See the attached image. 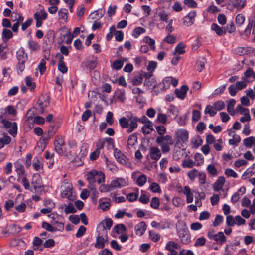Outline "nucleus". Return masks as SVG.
<instances>
[{"label": "nucleus", "mask_w": 255, "mask_h": 255, "mask_svg": "<svg viewBox=\"0 0 255 255\" xmlns=\"http://www.w3.org/2000/svg\"><path fill=\"white\" fill-rule=\"evenodd\" d=\"M176 230L181 242L184 244H188L191 242V236L185 222L178 220L176 223Z\"/></svg>", "instance_id": "1"}, {"label": "nucleus", "mask_w": 255, "mask_h": 255, "mask_svg": "<svg viewBox=\"0 0 255 255\" xmlns=\"http://www.w3.org/2000/svg\"><path fill=\"white\" fill-rule=\"evenodd\" d=\"M155 142L160 147L163 153L169 152L171 146L174 143L172 136L169 135L158 136L156 138Z\"/></svg>", "instance_id": "2"}, {"label": "nucleus", "mask_w": 255, "mask_h": 255, "mask_svg": "<svg viewBox=\"0 0 255 255\" xmlns=\"http://www.w3.org/2000/svg\"><path fill=\"white\" fill-rule=\"evenodd\" d=\"M16 57L18 61L16 65V71L20 75L25 68V62L28 59L27 54L23 47L18 49L16 53Z\"/></svg>", "instance_id": "3"}, {"label": "nucleus", "mask_w": 255, "mask_h": 255, "mask_svg": "<svg viewBox=\"0 0 255 255\" xmlns=\"http://www.w3.org/2000/svg\"><path fill=\"white\" fill-rule=\"evenodd\" d=\"M61 195L69 201H73L76 199V196L73 193L72 185L67 180L63 181L61 187Z\"/></svg>", "instance_id": "4"}, {"label": "nucleus", "mask_w": 255, "mask_h": 255, "mask_svg": "<svg viewBox=\"0 0 255 255\" xmlns=\"http://www.w3.org/2000/svg\"><path fill=\"white\" fill-rule=\"evenodd\" d=\"M86 178L89 183H95L97 182L100 184L105 181V175L100 171L92 170L87 172Z\"/></svg>", "instance_id": "5"}, {"label": "nucleus", "mask_w": 255, "mask_h": 255, "mask_svg": "<svg viewBox=\"0 0 255 255\" xmlns=\"http://www.w3.org/2000/svg\"><path fill=\"white\" fill-rule=\"evenodd\" d=\"M48 217L51 219V224L59 231L64 230V218L61 216L55 213H51L48 215Z\"/></svg>", "instance_id": "6"}, {"label": "nucleus", "mask_w": 255, "mask_h": 255, "mask_svg": "<svg viewBox=\"0 0 255 255\" xmlns=\"http://www.w3.org/2000/svg\"><path fill=\"white\" fill-rule=\"evenodd\" d=\"M207 236L210 240H214L218 244L221 245L227 241V238L222 232L216 233L213 230H210L208 232Z\"/></svg>", "instance_id": "7"}, {"label": "nucleus", "mask_w": 255, "mask_h": 255, "mask_svg": "<svg viewBox=\"0 0 255 255\" xmlns=\"http://www.w3.org/2000/svg\"><path fill=\"white\" fill-rule=\"evenodd\" d=\"M144 76L145 78L144 86L147 89L153 90L157 85L156 78L153 76L152 74L146 72H144Z\"/></svg>", "instance_id": "8"}, {"label": "nucleus", "mask_w": 255, "mask_h": 255, "mask_svg": "<svg viewBox=\"0 0 255 255\" xmlns=\"http://www.w3.org/2000/svg\"><path fill=\"white\" fill-rule=\"evenodd\" d=\"M225 182V179L223 176H220L218 177V179L216 181V182L214 183L213 185L214 191L215 192H218L220 190H221L224 193L221 196L222 198H225L227 196L228 190H225L223 189V186Z\"/></svg>", "instance_id": "9"}, {"label": "nucleus", "mask_w": 255, "mask_h": 255, "mask_svg": "<svg viewBox=\"0 0 255 255\" xmlns=\"http://www.w3.org/2000/svg\"><path fill=\"white\" fill-rule=\"evenodd\" d=\"M178 83L177 79L172 77H166L159 84V86L162 90H165L168 89L171 85L173 87H176Z\"/></svg>", "instance_id": "10"}, {"label": "nucleus", "mask_w": 255, "mask_h": 255, "mask_svg": "<svg viewBox=\"0 0 255 255\" xmlns=\"http://www.w3.org/2000/svg\"><path fill=\"white\" fill-rule=\"evenodd\" d=\"M114 155L118 162L124 166H128L130 163L128 159L119 150L116 148L114 151Z\"/></svg>", "instance_id": "11"}, {"label": "nucleus", "mask_w": 255, "mask_h": 255, "mask_svg": "<svg viewBox=\"0 0 255 255\" xmlns=\"http://www.w3.org/2000/svg\"><path fill=\"white\" fill-rule=\"evenodd\" d=\"M245 5V0H229L227 6V8L230 10H232L234 8H237L239 10L244 8Z\"/></svg>", "instance_id": "12"}, {"label": "nucleus", "mask_w": 255, "mask_h": 255, "mask_svg": "<svg viewBox=\"0 0 255 255\" xmlns=\"http://www.w3.org/2000/svg\"><path fill=\"white\" fill-rule=\"evenodd\" d=\"M128 185V180L127 178H117L112 180L110 183L111 188H120L127 186Z\"/></svg>", "instance_id": "13"}, {"label": "nucleus", "mask_w": 255, "mask_h": 255, "mask_svg": "<svg viewBox=\"0 0 255 255\" xmlns=\"http://www.w3.org/2000/svg\"><path fill=\"white\" fill-rule=\"evenodd\" d=\"M31 185L33 187L35 192H40L43 189L42 185L41 178L38 174H34L31 180Z\"/></svg>", "instance_id": "14"}, {"label": "nucleus", "mask_w": 255, "mask_h": 255, "mask_svg": "<svg viewBox=\"0 0 255 255\" xmlns=\"http://www.w3.org/2000/svg\"><path fill=\"white\" fill-rule=\"evenodd\" d=\"M65 145V141L63 136L61 135H58L56 137L54 146L55 150L57 153L60 155H62L64 153L63 147Z\"/></svg>", "instance_id": "15"}, {"label": "nucleus", "mask_w": 255, "mask_h": 255, "mask_svg": "<svg viewBox=\"0 0 255 255\" xmlns=\"http://www.w3.org/2000/svg\"><path fill=\"white\" fill-rule=\"evenodd\" d=\"M196 16V11L195 10L189 12L188 15L183 18V25L187 27H190L192 25L195 20Z\"/></svg>", "instance_id": "16"}, {"label": "nucleus", "mask_w": 255, "mask_h": 255, "mask_svg": "<svg viewBox=\"0 0 255 255\" xmlns=\"http://www.w3.org/2000/svg\"><path fill=\"white\" fill-rule=\"evenodd\" d=\"M128 117L129 120L128 128L127 129V132L130 133L137 128L139 120L136 116H133L131 113L128 114Z\"/></svg>", "instance_id": "17"}, {"label": "nucleus", "mask_w": 255, "mask_h": 255, "mask_svg": "<svg viewBox=\"0 0 255 255\" xmlns=\"http://www.w3.org/2000/svg\"><path fill=\"white\" fill-rule=\"evenodd\" d=\"M37 103L40 107L41 113H42L44 109L49 105V96L46 94L41 95L39 98Z\"/></svg>", "instance_id": "18"}, {"label": "nucleus", "mask_w": 255, "mask_h": 255, "mask_svg": "<svg viewBox=\"0 0 255 255\" xmlns=\"http://www.w3.org/2000/svg\"><path fill=\"white\" fill-rule=\"evenodd\" d=\"M175 138L178 142H185L188 139V133L184 129H180L175 132Z\"/></svg>", "instance_id": "19"}, {"label": "nucleus", "mask_w": 255, "mask_h": 255, "mask_svg": "<svg viewBox=\"0 0 255 255\" xmlns=\"http://www.w3.org/2000/svg\"><path fill=\"white\" fill-rule=\"evenodd\" d=\"M23 163L24 160L23 159H18L14 163L15 170L19 177L23 176L25 173ZM18 180H19V178L18 179Z\"/></svg>", "instance_id": "20"}, {"label": "nucleus", "mask_w": 255, "mask_h": 255, "mask_svg": "<svg viewBox=\"0 0 255 255\" xmlns=\"http://www.w3.org/2000/svg\"><path fill=\"white\" fill-rule=\"evenodd\" d=\"M254 49L251 47H239L234 49V53L239 55H244L253 53Z\"/></svg>", "instance_id": "21"}, {"label": "nucleus", "mask_w": 255, "mask_h": 255, "mask_svg": "<svg viewBox=\"0 0 255 255\" xmlns=\"http://www.w3.org/2000/svg\"><path fill=\"white\" fill-rule=\"evenodd\" d=\"M149 154L151 158L155 161H157L161 156L160 149L157 147H152L149 149Z\"/></svg>", "instance_id": "22"}, {"label": "nucleus", "mask_w": 255, "mask_h": 255, "mask_svg": "<svg viewBox=\"0 0 255 255\" xmlns=\"http://www.w3.org/2000/svg\"><path fill=\"white\" fill-rule=\"evenodd\" d=\"M170 223L167 221H161L160 222H157L153 221L151 222V225L153 228H156L160 230H163L168 228L170 227Z\"/></svg>", "instance_id": "23"}, {"label": "nucleus", "mask_w": 255, "mask_h": 255, "mask_svg": "<svg viewBox=\"0 0 255 255\" xmlns=\"http://www.w3.org/2000/svg\"><path fill=\"white\" fill-rule=\"evenodd\" d=\"M188 87L186 85L182 86L180 89H176L175 93L177 97L181 99H184L186 96Z\"/></svg>", "instance_id": "24"}, {"label": "nucleus", "mask_w": 255, "mask_h": 255, "mask_svg": "<svg viewBox=\"0 0 255 255\" xmlns=\"http://www.w3.org/2000/svg\"><path fill=\"white\" fill-rule=\"evenodd\" d=\"M211 29L214 31L218 36H223L226 33L225 28L221 27L216 23H212L211 26Z\"/></svg>", "instance_id": "25"}, {"label": "nucleus", "mask_w": 255, "mask_h": 255, "mask_svg": "<svg viewBox=\"0 0 255 255\" xmlns=\"http://www.w3.org/2000/svg\"><path fill=\"white\" fill-rule=\"evenodd\" d=\"M146 229V225L144 222H140L134 227L135 232L137 235L141 236Z\"/></svg>", "instance_id": "26"}, {"label": "nucleus", "mask_w": 255, "mask_h": 255, "mask_svg": "<svg viewBox=\"0 0 255 255\" xmlns=\"http://www.w3.org/2000/svg\"><path fill=\"white\" fill-rule=\"evenodd\" d=\"M47 13L44 9H41L39 11H37L34 15V18L35 20H44L47 18Z\"/></svg>", "instance_id": "27"}, {"label": "nucleus", "mask_w": 255, "mask_h": 255, "mask_svg": "<svg viewBox=\"0 0 255 255\" xmlns=\"http://www.w3.org/2000/svg\"><path fill=\"white\" fill-rule=\"evenodd\" d=\"M183 193L186 196V201L188 203H190L193 201V195L191 192L189 186H185L184 188Z\"/></svg>", "instance_id": "28"}, {"label": "nucleus", "mask_w": 255, "mask_h": 255, "mask_svg": "<svg viewBox=\"0 0 255 255\" xmlns=\"http://www.w3.org/2000/svg\"><path fill=\"white\" fill-rule=\"evenodd\" d=\"M153 130V124L152 122L144 124L142 128V131L144 134L150 133Z\"/></svg>", "instance_id": "29"}, {"label": "nucleus", "mask_w": 255, "mask_h": 255, "mask_svg": "<svg viewBox=\"0 0 255 255\" xmlns=\"http://www.w3.org/2000/svg\"><path fill=\"white\" fill-rule=\"evenodd\" d=\"M243 144L245 147L250 148L252 146H255V137L250 136L246 138L243 140Z\"/></svg>", "instance_id": "30"}, {"label": "nucleus", "mask_w": 255, "mask_h": 255, "mask_svg": "<svg viewBox=\"0 0 255 255\" xmlns=\"http://www.w3.org/2000/svg\"><path fill=\"white\" fill-rule=\"evenodd\" d=\"M116 96L117 99L121 102H123L126 99L125 95V90L124 89H117L116 92Z\"/></svg>", "instance_id": "31"}, {"label": "nucleus", "mask_w": 255, "mask_h": 255, "mask_svg": "<svg viewBox=\"0 0 255 255\" xmlns=\"http://www.w3.org/2000/svg\"><path fill=\"white\" fill-rule=\"evenodd\" d=\"M106 239L102 236H98L96 238V242L95 244V247L96 248L101 249L105 247V243Z\"/></svg>", "instance_id": "32"}, {"label": "nucleus", "mask_w": 255, "mask_h": 255, "mask_svg": "<svg viewBox=\"0 0 255 255\" xmlns=\"http://www.w3.org/2000/svg\"><path fill=\"white\" fill-rule=\"evenodd\" d=\"M26 204L24 202L18 203L17 200H16L15 202L14 208L18 212H24L26 209Z\"/></svg>", "instance_id": "33"}, {"label": "nucleus", "mask_w": 255, "mask_h": 255, "mask_svg": "<svg viewBox=\"0 0 255 255\" xmlns=\"http://www.w3.org/2000/svg\"><path fill=\"white\" fill-rule=\"evenodd\" d=\"M68 10L65 8H61L58 10V14L59 20L66 22L68 18Z\"/></svg>", "instance_id": "34"}, {"label": "nucleus", "mask_w": 255, "mask_h": 255, "mask_svg": "<svg viewBox=\"0 0 255 255\" xmlns=\"http://www.w3.org/2000/svg\"><path fill=\"white\" fill-rule=\"evenodd\" d=\"M0 123H1L4 127H9L11 122L5 120V112L4 109H0Z\"/></svg>", "instance_id": "35"}, {"label": "nucleus", "mask_w": 255, "mask_h": 255, "mask_svg": "<svg viewBox=\"0 0 255 255\" xmlns=\"http://www.w3.org/2000/svg\"><path fill=\"white\" fill-rule=\"evenodd\" d=\"M185 45L184 43L181 42L179 43L175 48L173 54L176 55L177 54H183L185 53Z\"/></svg>", "instance_id": "36"}, {"label": "nucleus", "mask_w": 255, "mask_h": 255, "mask_svg": "<svg viewBox=\"0 0 255 255\" xmlns=\"http://www.w3.org/2000/svg\"><path fill=\"white\" fill-rule=\"evenodd\" d=\"M11 19L13 22H23L24 18L20 13L14 11L11 13Z\"/></svg>", "instance_id": "37"}, {"label": "nucleus", "mask_w": 255, "mask_h": 255, "mask_svg": "<svg viewBox=\"0 0 255 255\" xmlns=\"http://www.w3.org/2000/svg\"><path fill=\"white\" fill-rule=\"evenodd\" d=\"M5 127L7 128H9L8 132L13 137L16 136L17 131V126L16 122H11V125L9 127Z\"/></svg>", "instance_id": "38"}, {"label": "nucleus", "mask_w": 255, "mask_h": 255, "mask_svg": "<svg viewBox=\"0 0 255 255\" xmlns=\"http://www.w3.org/2000/svg\"><path fill=\"white\" fill-rule=\"evenodd\" d=\"M166 250L168 251H175V249H179V245L174 241H169L166 245Z\"/></svg>", "instance_id": "39"}, {"label": "nucleus", "mask_w": 255, "mask_h": 255, "mask_svg": "<svg viewBox=\"0 0 255 255\" xmlns=\"http://www.w3.org/2000/svg\"><path fill=\"white\" fill-rule=\"evenodd\" d=\"M143 78H144V72L134 76L132 80V84L134 85H140L143 81Z\"/></svg>", "instance_id": "40"}, {"label": "nucleus", "mask_w": 255, "mask_h": 255, "mask_svg": "<svg viewBox=\"0 0 255 255\" xmlns=\"http://www.w3.org/2000/svg\"><path fill=\"white\" fill-rule=\"evenodd\" d=\"M143 41L144 43L147 44L150 47L151 49L152 50H154L155 49V41L153 39H152L148 36H145L143 39Z\"/></svg>", "instance_id": "41"}, {"label": "nucleus", "mask_w": 255, "mask_h": 255, "mask_svg": "<svg viewBox=\"0 0 255 255\" xmlns=\"http://www.w3.org/2000/svg\"><path fill=\"white\" fill-rule=\"evenodd\" d=\"M25 80L26 86L29 87L31 91L34 90L35 88V83L33 82L32 78L28 76L25 78Z\"/></svg>", "instance_id": "42"}, {"label": "nucleus", "mask_w": 255, "mask_h": 255, "mask_svg": "<svg viewBox=\"0 0 255 255\" xmlns=\"http://www.w3.org/2000/svg\"><path fill=\"white\" fill-rule=\"evenodd\" d=\"M11 137L8 135H4L0 139V149L2 148L5 145L9 144L11 142Z\"/></svg>", "instance_id": "43"}, {"label": "nucleus", "mask_w": 255, "mask_h": 255, "mask_svg": "<svg viewBox=\"0 0 255 255\" xmlns=\"http://www.w3.org/2000/svg\"><path fill=\"white\" fill-rule=\"evenodd\" d=\"M13 37V33L12 31L7 29H4L2 32V39L7 41L8 39H11Z\"/></svg>", "instance_id": "44"}, {"label": "nucleus", "mask_w": 255, "mask_h": 255, "mask_svg": "<svg viewBox=\"0 0 255 255\" xmlns=\"http://www.w3.org/2000/svg\"><path fill=\"white\" fill-rule=\"evenodd\" d=\"M42 227L49 232H55L58 231L55 227L53 226L52 224L45 221L42 223Z\"/></svg>", "instance_id": "45"}, {"label": "nucleus", "mask_w": 255, "mask_h": 255, "mask_svg": "<svg viewBox=\"0 0 255 255\" xmlns=\"http://www.w3.org/2000/svg\"><path fill=\"white\" fill-rule=\"evenodd\" d=\"M33 166L36 171H38L42 168V163L38 157L36 156L34 158Z\"/></svg>", "instance_id": "46"}, {"label": "nucleus", "mask_w": 255, "mask_h": 255, "mask_svg": "<svg viewBox=\"0 0 255 255\" xmlns=\"http://www.w3.org/2000/svg\"><path fill=\"white\" fill-rule=\"evenodd\" d=\"M147 181V177L144 174H141L137 177L136 180V184L139 187L143 186Z\"/></svg>", "instance_id": "47"}, {"label": "nucleus", "mask_w": 255, "mask_h": 255, "mask_svg": "<svg viewBox=\"0 0 255 255\" xmlns=\"http://www.w3.org/2000/svg\"><path fill=\"white\" fill-rule=\"evenodd\" d=\"M167 116L165 114L158 113L157 114L156 121L158 123L165 124L167 123Z\"/></svg>", "instance_id": "48"}, {"label": "nucleus", "mask_w": 255, "mask_h": 255, "mask_svg": "<svg viewBox=\"0 0 255 255\" xmlns=\"http://www.w3.org/2000/svg\"><path fill=\"white\" fill-rule=\"evenodd\" d=\"M204 113L205 114H208L210 116L213 117L216 114L217 112L214 106L208 105L205 108Z\"/></svg>", "instance_id": "49"}, {"label": "nucleus", "mask_w": 255, "mask_h": 255, "mask_svg": "<svg viewBox=\"0 0 255 255\" xmlns=\"http://www.w3.org/2000/svg\"><path fill=\"white\" fill-rule=\"evenodd\" d=\"M105 161L107 168L108 170H110L113 173L117 172V167L115 164H114L112 162L109 161L107 158L106 159Z\"/></svg>", "instance_id": "50"}, {"label": "nucleus", "mask_w": 255, "mask_h": 255, "mask_svg": "<svg viewBox=\"0 0 255 255\" xmlns=\"http://www.w3.org/2000/svg\"><path fill=\"white\" fill-rule=\"evenodd\" d=\"M236 104V100L234 99H230L227 105V111L230 115L235 114V111L233 110L234 107Z\"/></svg>", "instance_id": "51"}, {"label": "nucleus", "mask_w": 255, "mask_h": 255, "mask_svg": "<svg viewBox=\"0 0 255 255\" xmlns=\"http://www.w3.org/2000/svg\"><path fill=\"white\" fill-rule=\"evenodd\" d=\"M114 230L115 232L118 234H123L126 230L125 226L123 224H118L114 227Z\"/></svg>", "instance_id": "52"}, {"label": "nucleus", "mask_w": 255, "mask_h": 255, "mask_svg": "<svg viewBox=\"0 0 255 255\" xmlns=\"http://www.w3.org/2000/svg\"><path fill=\"white\" fill-rule=\"evenodd\" d=\"M129 118L128 117V118L123 117L120 118L119 120V124L123 128H128L129 126Z\"/></svg>", "instance_id": "53"}, {"label": "nucleus", "mask_w": 255, "mask_h": 255, "mask_svg": "<svg viewBox=\"0 0 255 255\" xmlns=\"http://www.w3.org/2000/svg\"><path fill=\"white\" fill-rule=\"evenodd\" d=\"M158 16L159 17L160 20L163 22H167L168 18H169V14L168 13L162 10L160 11L158 13Z\"/></svg>", "instance_id": "54"}, {"label": "nucleus", "mask_w": 255, "mask_h": 255, "mask_svg": "<svg viewBox=\"0 0 255 255\" xmlns=\"http://www.w3.org/2000/svg\"><path fill=\"white\" fill-rule=\"evenodd\" d=\"M99 207L103 211H107L109 209L111 206L110 203L107 201H103L101 199L99 201Z\"/></svg>", "instance_id": "55"}, {"label": "nucleus", "mask_w": 255, "mask_h": 255, "mask_svg": "<svg viewBox=\"0 0 255 255\" xmlns=\"http://www.w3.org/2000/svg\"><path fill=\"white\" fill-rule=\"evenodd\" d=\"M207 170L209 174L213 176L217 175V170L213 164H210L207 167Z\"/></svg>", "instance_id": "56"}, {"label": "nucleus", "mask_w": 255, "mask_h": 255, "mask_svg": "<svg viewBox=\"0 0 255 255\" xmlns=\"http://www.w3.org/2000/svg\"><path fill=\"white\" fill-rule=\"evenodd\" d=\"M137 141V137L136 135L134 134L130 135L128 140V146L132 147L134 146L136 143Z\"/></svg>", "instance_id": "57"}, {"label": "nucleus", "mask_w": 255, "mask_h": 255, "mask_svg": "<svg viewBox=\"0 0 255 255\" xmlns=\"http://www.w3.org/2000/svg\"><path fill=\"white\" fill-rule=\"evenodd\" d=\"M28 45L29 48L32 51H37L40 48L38 43L33 40H29L28 42Z\"/></svg>", "instance_id": "58"}, {"label": "nucleus", "mask_w": 255, "mask_h": 255, "mask_svg": "<svg viewBox=\"0 0 255 255\" xmlns=\"http://www.w3.org/2000/svg\"><path fill=\"white\" fill-rule=\"evenodd\" d=\"M105 14V10L102 9L95 11L94 13L90 15L91 16L94 15L92 17V19H100Z\"/></svg>", "instance_id": "59"}, {"label": "nucleus", "mask_w": 255, "mask_h": 255, "mask_svg": "<svg viewBox=\"0 0 255 255\" xmlns=\"http://www.w3.org/2000/svg\"><path fill=\"white\" fill-rule=\"evenodd\" d=\"M138 197V189H137V192H132L129 193L127 196V199L129 202H133L136 201Z\"/></svg>", "instance_id": "60"}, {"label": "nucleus", "mask_w": 255, "mask_h": 255, "mask_svg": "<svg viewBox=\"0 0 255 255\" xmlns=\"http://www.w3.org/2000/svg\"><path fill=\"white\" fill-rule=\"evenodd\" d=\"M157 63L156 61H151L148 63L147 66V70L149 71L148 73H152V72L156 68Z\"/></svg>", "instance_id": "61"}, {"label": "nucleus", "mask_w": 255, "mask_h": 255, "mask_svg": "<svg viewBox=\"0 0 255 255\" xmlns=\"http://www.w3.org/2000/svg\"><path fill=\"white\" fill-rule=\"evenodd\" d=\"M191 142L193 146L196 148L202 144L203 140L200 137L197 136L192 139Z\"/></svg>", "instance_id": "62"}, {"label": "nucleus", "mask_w": 255, "mask_h": 255, "mask_svg": "<svg viewBox=\"0 0 255 255\" xmlns=\"http://www.w3.org/2000/svg\"><path fill=\"white\" fill-rule=\"evenodd\" d=\"M235 21L236 24L239 26H241L244 23L245 18L243 14H239L236 16Z\"/></svg>", "instance_id": "63"}, {"label": "nucleus", "mask_w": 255, "mask_h": 255, "mask_svg": "<svg viewBox=\"0 0 255 255\" xmlns=\"http://www.w3.org/2000/svg\"><path fill=\"white\" fill-rule=\"evenodd\" d=\"M46 61L44 59H42L38 65V69L41 75L43 74L44 72L46 70Z\"/></svg>", "instance_id": "64"}]
</instances>
